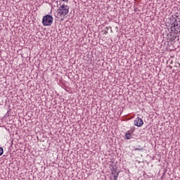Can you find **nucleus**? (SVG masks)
<instances>
[{
  "label": "nucleus",
  "mask_w": 180,
  "mask_h": 180,
  "mask_svg": "<svg viewBox=\"0 0 180 180\" xmlns=\"http://www.w3.org/2000/svg\"><path fill=\"white\" fill-rule=\"evenodd\" d=\"M68 12H70V6L63 4L60 5L58 11L55 13V16L58 19H61V20H63L64 18L68 15Z\"/></svg>",
  "instance_id": "1"
},
{
  "label": "nucleus",
  "mask_w": 180,
  "mask_h": 180,
  "mask_svg": "<svg viewBox=\"0 0 180 180\" xmlns=\"http://www.w3.org/2000/svg\"><path fill=\"white\" fill-rule=\"evenodd\" d=\"M42 24L44 26H51L53 24V16L50 15H46L43 17Z\"/></svg>",
  "instance_id": "2"
},
{
  "label": "nucleus",
  "mask_w": 180,
  "mask_h": 180,
  "mask_svg": "<svg viewBox=\"0 0 180 180\" xmlns=\"http://www.w3.org/2000/svg\"><path fill=\"white\" fill-rule=\"evenodd\" d=\"M143 124L144 122H143V120L139 117L134 120V126H137V127H141Z\"/></svg>",
  "instance_id": "3"
},
{
  "label": "nucleus",
  "mask_w": 180,
  "mask_h": 180,
  "mask_svg": "<svg viewBox=\"0 0 180 180\" xmlns=\"http://www.w3.org/2000/svg\"><path fill=\"white\" fill-rule=\"evenodd\" d=\"M125 137L127 140H130L131 139V134H126Z\"/></svg>",
  "instance_id": "4"
},
{
  "label": "nucleus",
  "mask_w": 180,
  "mask_h": 180,
  "mask_svg": "<svg viewBox=\"0 0 180 180\" xmlns=\"http://www.w3.org/2000/svg\"><path fill=\"white\" fill-rule=\"evenodd\" d=\"M4 154V148H0V155H2Z\"/></svg>",
  "instance_id": "5"
},
{
  "label": "nucleus",
  "mask_w": 180,
  "mask_h": 180,
  "mask_svg": "<svg viewBox=\"0 0 180 180\" xmlns=\"http://www.w3.org/2000/svg\"><path fill=\"white\" fill-rule=\"evenodd\" d=\"M63 1V2H68V0H61Z\"/></svg>",
  "instance_id": "6"
},
{
  "label": "nucleus",
  "mask_w": 180,
  "mask_h": 180,
  "mask_svg": "<svg viewBox=\"0 0 180 180\" xmlns=\"http://www.w3.org/2000/svg\"><path fill=\"white\" fill-rule=\"evenodd\" d=\"M136 150H143V149H139V148H136Z\"/></svg>",
  "instance_id": "7"
},
{
  "label": "nucleus",
  "mask_w": 180,
  "mask_h": 180,
  "mask_svg": "<svg viewBox=\"0 0 180 180\" xmlns=\"http://www.w3.org/2000/svg\"><path fill=\"white\" fill-rule=\"evenodd\" d=\"M134 131V129H132V132Z\"/></svg>",
  "instance_id": "8"
},
{
  "label": "nucleus",
  "mask_w": 180,
  "mask_h": 180,
  "mask_svg": "<svg viewBox=\"0 0 180 180\" xmlns=\"http://www.w3.org/2000/svg\"><path fill=\"white\" fill-rule=\"evenodd\" d=\"M114 180H117V179H115Z\"/></svg>",
  "instance_id": "9"
}]
</instances>
